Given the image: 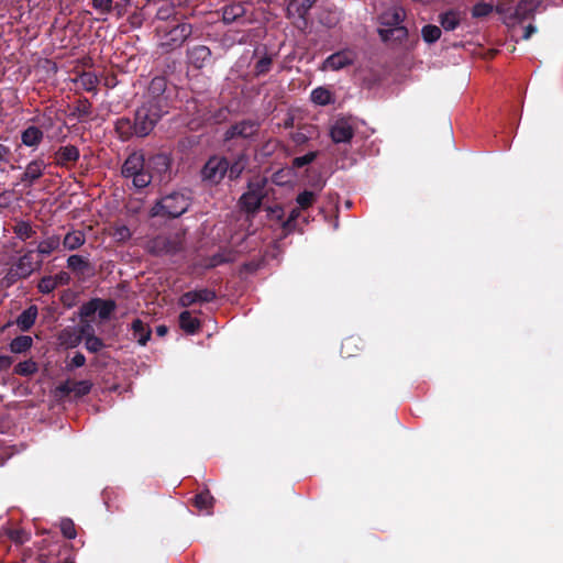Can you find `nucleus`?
<instances>
[{
    "instance_id": "nucleus-1",
    "label": "nucleus",
    "mask_w": 563,
    "mask_h": 563,
    "mask_svg": "<svg viewBox=\"0 0 563 563\" xmlns=\"http://www.w3.org/2000/svg\"><path fill=\"white\" fill-rule=\"evenodd\" d=\"M164 115L147 106L141 103L134 112L133 120L121 117L114 122V131L118 137L126 142L132 137L148 136Z\"/></svg>"
},
{
    "instance_id": "nucleus-2",
    "label": "nucleus",
    "mask_w": 563,
    "mask_h": 563,
    "mask_svg": "<svg viewBox=\"0 0 563 563\" xmlns=\"http://www.w3.org/2000/svg\"><path fill=\"white\" fill-rule=\"evenodd\" d=\"M176 87L169 86L166 76H155L142 95V103L166 115L176 99Z\"/></svg>"
},
{
    "instance_id": "nucleus-3",
    "label": "nucleus",
    "mask_w": 563,
    "mask_h": 563,
    "mask_svg": "<svg viewBox=\"0 0 563 563\" xmlns=\"http://www.w3.org/2000/svg\"><path fill=\"white\" fill-rule=\"evenodd\" d=\"M405 18L406 12L400 5H391L379 14L378 21L383 27L377 32L384 43L400 44L408 38V29L402 25Z\"/></svg>"
},
{
    "instance_id": "nucleus-4",
    "label": "nucleus",
    "mask_w": 563,
    "mask_h": 563,
    "mask_svg": "<svg viewBox=\"0 0 563 563\" xmlns=\"http://www.w3.org/2000/svg\"><path fill=\"white\" fill-rule=\"evenodd\" d=\"M156 31L161 34V46L166 52H170L180 47L186 42L192 33V26L190 23L173 19L163 25H158Z\"/></svg>"
},
{
    "instance_id": "nucleus-5",
    "label": "nucleus",
    "mask_w": 563,
    "mask_h": 563,
    "mask_svg": "<svg viewBox=\"0 0 563 563\" xmlns=\"http://www.w3.org/2000/svg\"><path fill=\"white\" fill-rule=\"evenodd\" d=\"M190 206V197L181 191H173L159 200L151 209L152 217L178 218L183 216Z\"/></svg>"
},
{
    "instance_id": "nucleus-6",
    "label": "nucleus",
    "mask_w": 563,
    "mask_h": 563,
    "mask_svg": "<svg viewBox=\"0 0 563 563\" xmlns=\"http://www.w3.org/2000/svg\"><path fill=\"white\" fill-rule=\"evenodd\" d=\"M261 129V122L254 119H243L231 124L223 133L224 144H245L250 147Z\"/></svg>"
},
{
    "instance_id": "nucleus-7",
    "label": "nucleus",
    "mask_w": 563,
    "mask_h": 563,
    "mask_svg": "<svg viewBox=\"0 0 563 563\" xmlns=\"http://www.w3.org/2000/svg\"><path fill=\"white\" fill-rule=\"evenodd\" d=\"M267 180L265 178H255L249 181L247 190L240 197L239 205L247 213H256L267 196Z\"/></svg>"
},
{
    "instance_id": "nucleus-8",
    "label": "nucleus",
    "mask_w": 563,
    "mask_h": 563,
    "mask_svg": "<svg viewBox=\"0 0 563 563\" xmlns=\"http://www.w3.org/2000/svg\"><path fill=\"white\" fill-rule=\"evenodd\" d=\"M317 0H291L286 9V18L292 21L298 30L308 27V14Z\"/></svg>"
},
{
    "instance_id": "nucleus-9",
    "label": "nucleus",
    "mask_w": 563,
    "mask_h": 563,
    "mask_svg": "<svg viewBox=\"0 0 563 563\" xmlns=\"http://www.w3.org/2000/svg\"><path fill=\"white\" fill-rule=\"evenodd\" d=\"M146 168L153 175V179L157 178L159 183H168L172 180V158L168 154L157 153L148 157Z\"/></svg>"
},
{
    "instance_id": "nucleus-10",
    "label": "nucleus",
    "mask_w": 563,
    "mask_h": 563,
    "mask_svg": "<svg viewBox=\"0 0 563 563\" xmlns=\"http://www.w3.org/2000/svg\"><path fill=\"white\" fill-rule=\"evenodd\" d=\"M227 161L219 155H212L203 164L200 176L210 185H218L227 176Z\"/></svg>"
},
{
    "instance_id": "nucleus-11",
    "label": "nucleus",
    "mask_w": 563,
    "mask_h": 563,
    "mask_svg": "<svg viewBox=\"0 0 563 563\" xmlns=\"http://www.w3.org/2000/svg\"><path fill=\"white\" fill-rule=\"evenodd\" d=\"M355 59H356V53L354 51L349 49V48L341 49V51L335 52V53L331 54L330 56H328L324 59L321 69L322 70L330 69L333 71H338L347 66L353 65Z\"/></svg>"
},
{
    "instance_id": "nucleus-12",
    "label": "nucleus",
    "mask_w": 563,
    "mask_h": 563,
    "mask_svg": "<svg viewBox=\"0 0 563 563\" xmlns=\"http://www.w3.org/2000/svg\"><path fill=\"white\" fill-rule=\"evenodd\" d=\"M180 243L174 238L157 235L148 243V251L156 256L174 255L180 251Z\"/></svg>"
},
{
    "instance_id": "nucleus-13",
    "label": "nucleus",
    "mask_w": 563,
    "mask_h": 563,
    "mask_svg": "<svg viewBox=\"0 0 563 563\" xmlns=\"http://www.w3.org/2000/svg\"><path fill=\"white\" fill-rule=\"evenodd\" d=\"M92 383L90 380H70L59 384L56 387V394L62 398L68 397L71 394L75 398H81L90 393Z\"/></svg>"
},
{
    "instance_id": "nucleus-14",
    "label": "nucleus",
    "mask_w": 563,
    "mask_h": 563,
    "mask_svg": "<svg viewBox=\"0 0 563 563\" xmlns=\"http://www.w3.org/2000/svg\"><path fill=\"white\" fill-rule=\"evenodd\" d=\"M80 151L73 144L58 147L54 154V164L58 167L69 169L79 161Z\"/></svg>"
},
{
    "instance_id": "nucleus-15",
    "label": "nucleus",
    "mask_w": 563,
    "mask_h": 563,
    "mask_svg": "<svg viewBox=\"0 0 563 563\" xmlns=\"http://www.w3.org/2000/svg\"><path fill=\"white\" fill-rule=\"evenodd\" d=\"M217 298L214 290L209 288L195 289L184 292L179 299L178 305L183 308H188L195 303L212 302Z\"/></svg>"
},
{
    "instance_id": "nucleus-16",
    "label": "nucleus",
    "mask_w": 563,
    "mask_h": 563,
    "mask_svg": "<svg viewBox=\"0 0 563 563\" xmlns=\"http://www.w3.org/2000/svg\"><path fill=\"white\" fill-rule=\"evenodd\" d=\"M68 119H75L80 123H87L93 120V107L86 97H79L73 103Z\"/></svg>"
},
{
    "instance_id": "nucleus-17",
    "label": "nucleus",
    "mask_w": 563,
    "mask_h": 563,
    "mask_svg": "<svg viewBox=\"0 0 563 563\" xmlns=\"http://www.w3.org/2000/svg\"><path fill=\"white\" fill-rule=\"evenodd\" d=\"M354 128L346 118L338 119L330 129V137L334 143H350L354 136Z\"/></svg>"
},
{
    "instance_id": "nucleus-18",
    "label": "nucleus",
    "mask_w": 563,
    "mask_h": 563,
    "mask_svg": "<svg viewBox=\"0 0 563 563\" xmlns=\"http://www.w3.org/2000/svg\"><path fill=\"white\" fill-rule=\"evenodd\" d=\"M47 164L43 158L32 159L26 166L24 173L20 177V181L25 187H32L44 174Z\"/></svg>"
},
{
    "instance_id": "nucleus-19",
    "label": "nucleus",
    "mask_w": 563,
    "mask_h": 563,
    "mask_svg": "<svg viewBox=\"0 0 563 563\" xmlns=\"http://www.w3.org/2000/svg\"><path fill=\"white\" fill-rule=\"evenodd\" d=\"M188 63L196 69H201L211 60V49L206 45H196L187 51Z\"/></svg>"
},
{
    "instance_id": "nucleus-20",
    "label": "nucleus",
    "mask_w": 563,
    "mask_h": 563,
    "mask_svg": "<svg viewBox=\"0 0 563 563\" xmlns=\"http://www.w3.org/2000/svg\"><path fill=\"white\" fill-rule=\"evenodd\" d=\"M67 268L78 278L89 276L93 272V266L90 261L87 257L78 254L68 256Z\"/></svg>"
},
{
    "instance_id": "nucleus-21",
    "label": "nucleus",
    "mask_w": 563,
    "mask_h": 563,
    "mask_svg": "<svg viewBox=\"0 0 563 563\" xmlns=\"http://www.w3.org/2000/svg\"><path fill=\"white\" fill-rule=\"evenodd\" d=\"M146 167L144 155L140 152L131 153L124 161L121 167V175L124 178H130L132 175L141 172Z\"/></svg>"
},
{
    "instance_id": "nucleus-22",
    "label": "nucleus",
    "mask_w": 563,
    "mask_h": 563,
    "mask_svg": "<svg viewBox=\"0 0 563 563\" xmlns=\"http://www.w3.org/2000/svg\"><path fill=\"white\" fill-rule=\"evenodd\" d=\"M41 263V261H34V251L29 250L12 265H14V267L22 274L24 278H27L36 268H40Z\"/></svg>"
},
{
    "instance_id": "nucleus-23",
    "label": "nucleus",
    "mask_w": 563,
    "mask_h": 563,
    "mask_svg": "<svg viewBox=\"0 0 563 563\" xmlns=\"http://www.w3.org/2000/svg\"><path fill=\"white\" fill-rule=\"evenodd\" d=\"M249 148L245 144H224V155L221 156L227 162H250Z\"/></svg>"
},
{
    "instance_id": "nucleus-24",
    "label": "nucleus",
    "mask_w": 563,
    "mask_h": 563,
    "mask_svg": "<svg viewBox=\"0 0 563 563\" xmlns=\"http://www.w3.org/2000/svg\"><path fill=\"white\" fill-rule=\"evenodd\" d=\"M541 3L542 0H520L515 8L514 18L518 21L532 19Z\"/></svg>"
},
{
    "instance_id": "nucleus-25",
    "label": "nucleus",
    "mask_w": 563,
    "mask_h": 563,
    "mask_svg": "<svg viewBox=\"0 0 563 563\" xmlns=\"http://www.w3.org/2000/svg\"><path fill=\"white\" fill-rule=\"evenodd\" d=\"M221 13L222 22L224 24H231L243 18L246 13V9L242 2H232L230 4H225L221 9Z\"/></svg>"
},
{
    "instance_id": "nucleus-26",
    "label": "nucleus",
    "mask_w": 563,
    "mask_h": 563,
    "mask_svg": "<svg viewBox=\"0 0 563 563\" xmlns=\"http://www.w3.org/2000/svg\"><path fill=\"white\" fill-rule=\"evenodd\" d=\"M132 339L144 346L151 339L152 330L141 319H134L131 323Z\"/></svg>"
},
{
    "instance_id": "nucleus-27",
    "label": "nucleus",
    "mask_w": 563,
    "mask_h": 563,
    "mask_svg": "<svg viewBox=\"0 0 563 563\" xmlns=\"http://www.w3.org/2000/svg\"><path fill=\"white\" fill-rule=\"evenodd\" d=\"M44 139L43 131L35 125L27 126L21 133V142L23 145L29 147H37Z\"/></svg>"
},
{
    "instance_id": "nucleus-28",
    "label": "nucleus",
    "mask_w": 563,
    "mask_h": 563,
    "mask_svg": "<svg viewBox=\"0 0 563 563\" xmlns=\"http://www.w3.org/2000/svg\"><path fill=\"white\" fill-rule=\"evenodd\" d=\"M234 261V252L231 250H223L203 260L202 266L206 269H212L219 265L231 263Z\"/></svg>"
},
{
    "instance_id": "nucleus-29",
    "label": "nucleus",
    "mask_w": 563,
    "mask_h": 563,
    "mask_svg": "<svg viewBox=\"0 0 563 563\" xmlns=\"http://www.w3.org/2000/svg\"><path fill=\"white\" fill-rule=\"evenodd\" d=\"M38 310L37 307L32 305L25 310H23L19 317L16 318V325L21 331H29L33 324L35 323V320L37 318Z\"/></svg>"
},
{
    "instance_id": "nucleus-30",
    "label": "nucleus",
    "mask_w": 563,
    "mask_h": 563,
    "mask_svg": "<svg viewBox=\"0 0 563 563\" xmlns=\"http://www.w3.org/2000/svg\"><path fill=\"white\" fill-rule=\"evenodd\" d=\"M179 327L188 334L197 333L201 328V322L198 318L191 316V312L185 310L179 314Z\"/></svg>"
},
{
    "instance_id": "nucleus-31",
    "label": "nucleus",
    "mask_w": 563,
    "mask_h": 563,
    "mask_svg": "<svg viewBox=\"0 0 563 563\" xmlns=\"http://www.w3.org/2000/svg\"><path fill=\"white\" fill-rule=\"evenodd\" d=\"M462 21L461 12L448 10L439 15V23L445 31H454Z\"/></svg>"
},
{
    "instance_id": "nucleus-32",
    "label": "nucleus",
    "mask_w": 563,
    "mask_h": 563,
    "mask_svg": "<svg viewBox=\"0 0 563 563\" xmlns=\"http://www.w3.org/2000/svg\"><path fill=\"white\" fill-rule=\"evenodd\" d=\"M86 242V236L82 231L74 230L68 232L62 240L65 250L75 251L82 246Z\"/></svg>"
},
{
    "instance_id": "nucleus-33",
    "label": "nucleus",
    "mask_w": 563,
    "mask_h": 563,
    "mask_svg": "<svg viewBox=\"0 0 563 563\" xmlns=\"http://www.w3.org/2000/svg\"><path fill=\"white\" fill-rule=\"evenodd\" d=\"M310 99L318 106H329L335 102L334 95L325 87L314 88L311 91Z\"/></svg>"
},
{
    "instance_id": "nucleus-34",
    "label": "nucleus",
    "mask_w": 563,
    "mask_h": 563,
    "mask_svg": "<svg viewBox=\"0 0 563 563\" xmlns=\"http://www.w3.org/2000/svg\"><path fill=\"white\" fill-rule=\"evenodd\" d=\"M12 231L15 236L23 242L32 239L36 234V230L32 227L31 222L25 220H16L15 224L12 227Z\"/></svg>"
},
{
    "instance_id": "nucleus-35",
    "label": "nucleus",
    "mask_w": 563,
    "mask_h": 563,
    "mask_svg": "<svg viewBox=\"0 0 563 563\" xmlns=\"http://www.w3.org/2000/svg\"><path fill=\"white\" fill-rule=\"evenodd\" d=\"M60 242L62 240L58 235L48 236L38 243L36 251L43 256H48L59 249Z\"/></svg>"
},
{
    "instance_id": "nucleus-36",
    "label": "nucleus",
    "mask_w": 563,
    "mask_h": 563,
    "mask_svg": "<svg viewBox=\"0 0 563 563\" xmlns=\"http://www.w3.org/2000/svg\"><path fill=\"white\" fill-rule=\"evenodd\" d=\"M362 340L358 336L351 335L343 340L341 344V354L343 357L349 358L355 355V352L361 349Z\"/></svg>"
},
{
    "instance_id": "nucleus-37",
    "label": "nucleus",
    "mask_w": 563,
    "mask_h": 563,
    "mask_svg": "<svg viewBox=\"0 0 563 563\" xmlns=\"http://www.w3.org/2000/svg\"><path fill=\"white\" fill-rule=\"evenodd\" d=\"M99 302L97 305V312L100 320L110 319L111 314L117 309V303L112 299H101L98 298Z\"/></svg>"
},
{
    "instance_id": "nucleus-38",
    "label": "nucleus",
    "mask_w": 563,
    "mask_h": 563,
    "mask_svg": "<svg viewBox=\"0 0 563 563\" xmlns=\"http://www.w3.org/2000/svg\"><path fill=\"white\" fill-rule=\"evenodd\" d=\"M33 339L29 335H19L14 338L10 343V350L12 353L20 354L31 349Z\"/></svg>"
},
{
    "instance_id": "nucleus-39",
    "label": "nucleus",
    "mask_w": 563,
    "mask_h": 563,
    "mask_svg": "<svg viewBox=\"0 0 563 563\" xmlns=\"http://www.w3.org/2000/svg\"><path fill=\"white\" fill-rule=\"evenodd\" d=\"M132 179V185L135 189L141 190L146 188L153 180V175L151 172L145 167L141 172L132 175L130 177Z\"/></svg>"
},
{
    "instance_id": "nucleus-40",
    "label": "nucleus",
    "mask_w": 563,
    "mask_h": 563,
    "mask_svg": "<svg viewBox=\"0 0 563 563\" xmlns=\"http://www.w3.org/2000/svg\"><path fill=\"white\" fill-rule=\"evenodd\" d=\"M213 496L206 489L195 496L194 505L199 510H210L213 506Z\"/></svg>"
},
{
    "instance_id": "nucleus-41",
    "label": "nucleus",
    "mask_w": 563,
    "mask_h": 563,
    "mask_svg": "<svg viewBox=\"0 0 563 563\" xmlns=\"http://www.w3.org/2000/svg\"><path fill=\"white\" fill-rule=\"evenodd\" d=\"M249 162H227V175L230 180L234 181L241 177L246 169Z\"/></svg>"
},
{
    "instance_id": "nucleus-42",
    "label": "nucleus",
    "mask_w": 563,
    "mask_h": 563,
    "mask_svg": "<svg viewBox=\"0 0 563 563\" xmlns=\"http://www.w3.org/2000/svg\"><path fill=\"white\" fill-rule=\"evenodd\" d=\"M441 34V29L434 24H427L421 29L422 40L428 44L435 43Z\"/></svg>"
},
{
    "instance_id": "nucleus-43",
    "label": "nucleus",
    "mask_w": 563,
    "mask_h": 563,
    "mask_svg": "<svg viewBox=\"0 0 563 563\" xmlns=\"http://www.w3.org/2000/svg\"><path fill=\"white\" fill-rule=\"evenodd\" d=\"M38 371L37 363L32 358L20 362L14 367V373L20 376H31Z\"/></svg>"
},
{
    "instance_id": "nucleus-44",
    "label": "nucleus",
    "mask_w": 563,
    "mask_h": 563,
    "mask_svg": "<svg viewBox=\"0 0 563 563\" xmlns=\"http://www.w3.org/2000/svg\"><path fill=\"white\" fill-rule=\"evenodd\" d=\"M301 208L297 207L290 211L287 220L283 222V230L285 231V233L288 234L297 230L298 219L301 216Z\"/></svg>"
},
{
    "instance_id": "nucleus-45",
    "label": "nucleus",
    "mask_w": 563,
    "mask_h": 563,
    "mask_svg": "<svg viewBox=\"0 0 563 563\" xmlns=\"http://www.w3.org/2000/svg\"><path fill=\"white\" fill-rule=\"evenodd\" d=\"M25 279L22 274L14 267V265H11L5 275L1 279V286L9 288L12 285H14L18 280Z\"/></svg>"
},
{
    "instance_id": "nucleus-46",
    "label": "nucleus",
    "mask_w": 563,
    "mask_h": 563,
    "mask_svg": "<svg viewBox=\"0 0 563 563\" xmlns=\"http://www.w3.org/2000/svg\"><path fill=\"white\" fill-rule=\"evenodd\" d=\"M79 82L86 91L91 92V91L97 90V85H98L99 80H98V77L93 73L86 71V73H82V75L80 76Z\"/></svg>"
},
{
    "instance_id": "nucleus-47",
    "label": "nucleus",
    "mask_w": 563,
    "mask_h": 563,
    "mask_svg": "<svg viewBox=\"0 0 563 563\" xmlns=\"http://www.w3.org/2000/svg\"><path fill=\"white\" fill-rule=\"evenodd\" d=\"M316 200L317 195L309 190H303L296 198L298 207L301 208L302 210H307L308 208H310Z\"/></svg>"
},
{
    "instance_id": "nucleus-48",
    "label": "nucleus",
    "mask_w": 563,
    "mask_h": 563,
    "mask_svg": "<svg viewBox=\"0 0 563 563\" xmlns=\"http://www.w3.org/2000/svg\"><path fill=\"white\" fill-rule=\"evenodd\" d=\"M104 346V342L100 338L96 336L95 333H89L88 335H86L85 347L90 353H98Z\"/></svg>"
},
{
    "instance_id": "nucleus-49",
    "label": "nucleus",
    "mask_w": 563,
    "mask_h": 563,
    "mask_svg": "<svg viewBox=\"0 0 563 563\" xmlns=\"http://www.w3.org/2000/svg\"><path fill=\"white\" fill-rule=\"evenodd\" d=\"M272 64H273V59L271 56H268V55L263 56L255 64V67H254L255 76L258 77V76H263V75L267 74L271 70Z\"/></svg>"
},
{
    "instance_id": "nucleus-50",
    "label": "nucleus",
    "mask_w": 563,
    "mask_h": 563,
    "mask_svg": "<svg viewBox=\"0 0 563 563\" xmlns=\"http://www.w3.org/2000/svg\"><path fill=\"white\" fill-rule=\"evenodd\" d=\"M318 156V152H309L302 156H297L292 159V167L294 168H302L309 164H311Z\"/></svg>"
},
{
    "instance_id": "nucleus-51",
    "label": "nucleus",
    "mask_w": 563,
    "mask_h": 563,
    "mask_svg": "<svg viewBox=\"0 0 563 563\" xmlns=\"http://www.w3.org/2000/svg\"><path fill=\"white\" fill-rule=\"evenodd\" d=\"M60 531L66 539H75L77 536L75 523L71 519L66 518L60 521Z\"/></svg>"
},
{
    "instance_id": "nucleus-52",
    "label": "nucleus",
    "mask_w": 563,
    "mask_h": 563,
    "mask_svg": "<svg viewBox=\"0 0 563 563\" xmlns=\"http://www.w3.org/2000/svg\"><path fill=\"white\" fill-rule=\"evenodd\" d=\"M91 7L101 14L113 12V0H91Z\"/></svg>"
},
{
    "instance_id": "nucleus-53",
    "label": "nucleus",
    "mask_w": 563,
    "mask_h": 563,
    "mask_svg": "<svg viewBox=\"0 0 563 563\" xmlns=\"http://www.w3.org/2000/svg\"><path fill=\"white\" fill-rule=\"evenodd\" d=\"M56 288V283L54 282L53 276H44L37 284V289L42 294H49Z\"/></svg>"
},
{
    "instance_id": "nucleus-54",
    "label": "nucleus",
    "mask_w": 563,
    "mask_h": 563,
    "mask_svg": "<svg viewBox=\"0 0 563 563\" xmlns=\"http://www.w3.org/2000/svg\"><path fill=\"white\" fill-rule=\"evenodd\" d=\"M493 12V5L485 2L476 3L472 9V15L474 18H484Z\"/></svg>"
},
{
    "instance_id": "nucleus-55",
    "label": "nucleus",
    "mask_w": 563,
    "mask_h": 563,
    "mask_svg": "<svg viewBox=\"0 0 563 563\" xmlns=\"http://www.w3.org/2000/svg\"><path fill=\"white\" fill-rule=\"evenodd\" d=\"M98 298H92L80 308V316L88 318L97 312Z\"/></svg>"
},
{
    "instance_id": "nucleus-56",
    "label": "nucleus",
    "mask_w": 563,
    "mask_h": 563,
    "mask_svg": "<svg viewBox=\"0 0 563 563\" xmlns=\"http://www.w3.org/2000/svg\"><path fill=\"white\" fill-rule=\"evenodd\" d=\"M11 155L10 147L0 143V173L5 172V165L10 163Z\"/></svg>"
},
{
    "instance_id": "nucleus-57",
    "label": "nucleus",
    "mask_w": 563,
    "mask_h": 563,
    "mask_svg": "<svg viewBox=\"0 0 563 563\" xmlns=\"http://www.w3.org/2000/svg\"><path fill=\"white\" fill-rule=\"evenodd\" d=\"M14 191L5 189L0 192V209H10L13 203Z\"/></svg>"
},
{
    "instance_id": "nucleus-58",
    "label": "nucleus",
    "mask_w": 563,
    "mask_h": 563,
    "mask_svg": "<svg viewBox=\"0 0 563 563\" xmlns=\"http://www.w3.org/2000/svg\"><path fill=\"white\" fill-rule=\"evenodd\" d=\"M266 211L271 219H276L277 221H282L284 218V210L279 205H276L273 207H267Z\"/></svg>"
},
{
    "instance_id": "nucleus-59",
    "label": "nucleus",
    "mask_w": 563,
    "mask_h": 563,
    "mask_svg": "<svg viewBox=\"0 0 563 563\" xmlns=\"http://www.w3.org/2000/svg\"><path fill=\"white\" fill-rule=\"evenodd\" d=\"M54 282L56 283V287L58 286H66L70 283V275L67 272H59L56 275L53 276Z\"/></svg>"
},
{
    "instance_id": "nucleus-60",
    "label": "nucleus",
    "mask_w": 563,
    "mask_h": 563,
    "mask_svg": "<svg viewBox=\"0 0 563 563\" xmlns=\"http://www.w3.org/2000/svg\"><path fill=\"white\" fill-rule=\"evenodd\" d=\"M86 363V357L82 353L80 352H77L73 358H71V362H70V367H81L84 366Z\"/></svg>"
},
{
    "instance_id": "nucleus-61",
    "label": "nucleus",
    "mask_w": 563,
    "mask_h": 563,
    "mask_svg": "<svg viewBox=\"0 0 563 563\" xmlns=\"http://www.w3.org/2000/svg\"><path fill=\"white\" fill-rule=\"evenodd\" d=\"M115 236L120 240H128L131 238V231L128 227L122 225L115 230Z\"/></svg>"
},
{
    "instance_id": "nucleus-62",
    "label": "nucleus",
    "mask_w": 563,
    "mask_h": 563,
    "mask_svg": "<svg viewBox=\"0 0 563 563\" xmlns=\"http://www.w3.org/2000/svg\"><path fill=\"white\" fill-rule=\"evenodd\" d=\"M12 357L7 355L0 356V372L7 371L12 365Z\"/></svg>"
},
{
    "instance_id": "nucleus-63",
    "label": "nucleus",
    "mask_w": 563,
    "mask_h": 563,
    "mask_svg": "<svg viewBox=\"0 0 563 563\" xmlns=\"http://www.w3.org/2000/svg\"><path fill=\"white\" fill-rule=\"evenodd\" d=\"M291 139L296 145H302L308 141V136L301 132L294 133Z\"/></svg>"
},
{
    "instance_id": "nucleus-64",
    "label": "nucleus",
    "mask_w": 563,
    "mask_h": 563,
    "mask_svg": "<svg viewBox=\"0 0 563 563\" xmlns=\"http://www.w3.org/2000/svg\"><path fill=\"white\" fill-rule=\"evenodd\" d=\"M129 4H124V2H113V12H115L117 16H122L125 13V8Z\"/></svg>"
}]
</instances>
